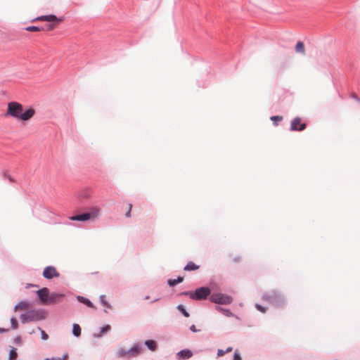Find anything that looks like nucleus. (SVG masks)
Segmentation results:
<instances>
[{
    "instance_id": "4be33fe9",
    "label": "nucleus",
    "mask_w": 360,
    "mask_h": 360,
    "mask_svg": "<svg viewBox=\"0 0 360 360\" xmlns=\"http://www.w3.org/2000/svg\"><path fill=\"white\" fill-rule=\"evenodd\" d=\"M18 354L16 349L15 348L11 349L9 353L8 360H15Z\"/></svg>"
},
{
    "instance_id": "b1692460",
    "label": "nucleus",
    "mask_w": 360,
    "mask_h": 360,
    "mask_svg": "<svg viewBox=\"0 0 360 360\" xmlns=\"http://www.w3.org/2000/svg\"><path fill=\"white\" fill-rule=\"evenodd\" d=\"M43 28H40L37 26H28L25 28V30L29 32H39L43 30Z\"/></svg>"
},
{
    "instance_id": "6e6552de",
    "label": "nucleus",
    "mask_w": 360,
    "mask_h": 360,
    "mask_svg": "<svg viewBox=\"0 0 360 360\" xmlns=\"http://www.w3.org/2000/svg\"><path fill=\"white\" fill-rule=\"evenodd\" d=\"M263 300L273 304H275L281 300V297L278 292L274 291L264 295L263 296Z\"/></svg>"
},
{
    "instance_id": "0eeeda50",
    "label": "nucleus",
    "mask_w": 360,
    "mask_h": 360,
    "mask_svg": "<svg viewBox=\"0 0 360 360\" xmlns=\"http://www.w3.org/2000/svg\"><path fill=\"white\" fill-rule=\"evenodd\" d=\"M210 300L214 303L220 304H228L233 300L231 297L222 293H214L210 296Z\"/></svg>"
},
{
    "instance_id": "20e7f679",
    "label": "nucleus",
    "mask_w": 360,
    "mask_h": 360,
    "mask_svg": "<svg viewBox=\"0 0 360 360\" xmlns=\"http://www.w3.org/2000/svg\"><path fill=\"white\" fill-rule=\"evenodd\" d=\"M184 295H189L190 297L195 300H205L210 294V289L207 287H201L195 290L194 292H186Z\"/></svg>"
},
{
    "instance_id": "473e14b6",
    "label": "nucleus",
    "mask_w": 360,
    "mask_h": 360,
    "mask_svg": "<svg viewBox=\"0 0 360 360\" xmlns=\"http://www.w3.org/2000/svg\"><path fill=\"white\" fill-rule=\"evenodd\" d=\"M226 354V352L223 349H218L217 351V356H222Z\"/></svg>"
},
{
    "instance_id": "ea45409f",
    "label": "nucleus",
    "mask_w": 360,
    "mask_h": 360,
    "mask_svg": "<svg viewBox=\"0 0 360 360\" xmlns=\"http://www.w3.org/2000/svg\"><path fill=\"white\" fill-rule=\"evenodd\" d=\"M359 101H360V98L359 99Z\"/></svg>"
},
{
    "instance_id": "4c0bfd02",
    "label": "nucleus",
    "mask_w": 360,
    "mask_h": 360,
    "mask_svg": "<svg viewBox=\"0 0 360 360\" xmlns=\"http://www.w3.org/2000/svg\"><path fill=\"white\" fill-rule=\"evenodd\" d=\"M9 181H13L12 178L9 177Z\"/></svg>"
},
{
    "instance_id": "412c9836",
    "label": "nucleus",
    "mask_w": 360,
    "mask_h": 360,
    "mask_svg": "<svg viewBox=\"0 0 360 360\" xmlns=\"http://www.w3.org/2000/svg\"><path fill=\"white\" fill-rule=\"evenodd\" d=\"M111 329V327L110 325H106L103 327L101 328V331H100V333L97 335H96V337L98 338H100L101 337L103 334H105V333H107L108 331H109Z\"/></svg>"
},
{
    "instance_id": "c9c22d12",
    "label": "nucleus",
    "mask_w": 360,
    "mask_h": 360,
    "mask_svg": "<svg viewBox=\"0 0 360 360\" xmlns=\"http://www.w3.org/2000/svg\"><path fill=\"white\" fill-rule=\"evenodd\" d=\"M6 331H8V329H4V328H0V333H4V332H6Z\"/></svg>"
},
{
    "instance_id": "2eb2a0df",
    "label": "nucleus",
    "mask_w": 360,
    "mask_h": 360,
    "mask_svg": "<svg viewBox=\"0 0 360 360\" xmlns=\"http://www.w3.org/2000/svg\"><path fill=\"white\" fill-rule=\"evenodd\" d=\"M295 51L297 53H301L302 55H305V47L302 41H299L297 42L295 46Z\"/></svg>"
},
{
    "instance_id": "1a4fd4ad",
    "label": "nucleus",
    "mask_w": 360,
    "mask_h": 360,
    "mask_svg": "<svg viewBox=\"0 0 360 360\" xmlns=\"http://www.w3.org/2000/svg\"><path fill=\"white\" fill-rule=\"evenodd\" d=\"M60 274L57 271L56 269L53 266H47L44 269L43 276L47 279H51L54 277H59Z\"/></svg>"
},
{
    "instance_id": "f03ea898",
    "label": "nucleus",
    "mask_w": 360,
    "mask_h": 360,
    "mask_svg": "<svg viewBox=\"0 0 360 360\" xmlns=\"http://www.w3.org/2000/svg\"><path fill=\"white\" fill-rule=\"evenodd\" d=\"M101 209L98 207H94L90 212L70 217L72 221H87L96 218L100 214Z\"/></svg>"
},
{
    "instance_id": "ddd939ff",
    "label": "nucleus",
    "mask_w": 360,
    "mask_h": 360,
    "mask_svg": "<svg viewBox=\"0 0 360 360\" xmlns=\"http://www.w3.org/2000/svg\"><path fill=\"white\" fill-rule=\"evenodd\" d=\"M30 304L29 302H25V301H22V302H19L17 305H15V307L14 308V311H18L27 310V309H30Z\"/></svg>"
},
{
    "instance_id": "cd10ccee",
    "label": "nucleus",
    "mask_w": 360,
    "mask_h": 360,
    "mask_svg": "<svg viewBox=\"0 0 360 360\" xmlns=\"http://www.w3.org/2000/svg\"><path fill=\"white\" fill-rule=\"evenodd\" d=\"M131 208H132V205L131 203H129L128 205V211L126 212L125 214V216L127 217H131Z\"/></svg>"
},
{
    "instance_id": "e433bc0d",
    "label": "nucleus",
    "mask_w": 360,
    "mask_h": 360,
    "mask_svg": "<svg viewBox=\"0 0 360 360\" xmlns=\"http://www.w3.org/2000/svg\"><path fill=\"white\" fill-rule=\"evenodd\" d=\"M20 338H17L15 339V341H16V342H20Z\"/></svg>"
},
{
    "instance_id": "f257e3e1",
    "label": "nucleus",
    "mask_w": 360,
    "mask_h": 360,
    "mask_svg": "<svg viewBox=\"0 0 360 360\" xmlns=\"http://www.w3.org/2000/svg\"><path fill=\"white\" fill-rule=\"evenodd\" d=\"M34 114L35 110L34 108H30L24 111L23 106L21 103L13 101L8 103L5 115L22 122H26L30 120Z\"/></svg>"
},
{
    "instance_id": "5701e85b",
    "label": "nucleus",
    "mask_w": 360,
    "mask_h": 360,
    "mask_svg": "<svg viewBox=\"0 0 360 360\" xmlns=\"http://www.w3.org/2000/svg\"><path fill=\"white\" fill-rule=\"evenodd\" d=\"M100 301L104 307L109 308V309L111 308L110 304L106 301L105 295L100 296Z\"/></svg>"
},
{
    "instance_id": "aec40b11",
    "label": "nucleus",
    "mask_w": 360,
    "mask_h": 360,
    "mask_svg": "<svg viewBox=\"0 0 360 360\" xmlns=\"http://www.w3.org/2000/svg\"><path fill=\"white\" fill-rule=\"evenodd\" d=\"M184 281V278L181 277V276H179L177 278V279H169L168 281V284L170 285V286H174L176 285V284L179 283H181L182 281Z\"/></svg>"
},
{
    "instance_id": "39448f33",
    "label": "nucleus",
    "mask_w": 360,
    "mask_h": 360,
    "mask_svg": "<svg viewBox=\"0 0 360 360\" xmlns=\"http://www.w3.org/2000/svg\"><path fill=\"white\" fill-rule=\"evenodd\" d=\"M141 347L139 345H136L128 350L124 348H120L117 350L116 355L118 357L130 358L131 356H137L141 352Z\"/></svg>"
},
{
    "instance_id": "7ed1b4c3",
    "label": "nucleus",
    "mask_w": 360,
    "mask_h": 360,
    "mask_svg": "<svg viewBox=\"0 0 360 360\" xmlns=\"http://www.w3.org/2000/svg\"><path fill=\"white\" fill-rule=\"evenodd\" d=\"M44 318L43 313L37 310H31L20 316L22 323L41 320Z\"/></svg>"
},
{
    "instance_id": "9b49d317",
    "label": "nucleus",
    "mask_w": 360,
    "mask_h": 360,
    "mask_svg": "<svg viewBox=\"0 0 360 360\" xmlns=\"http://www.w3.org/2000/svg\"><path fill=\"white\" fill-rule=\"evenodd\" d=\"M37 293L39 296L40 301L44 304H48L49 303V290L47 288H43L37 291Z\"/></svg>"
},
{
    "instance_id": "dca6fc26",
    "label": "nucleus",
    "mask_w": 360,
    "mask_h": 360,
    "mask_svg": "<svg viewBox=\"0 0 360 360\" xmlns=\"http://www.w3.org/2000/svg\"><path fill=\"white\" fill-rule=\"evenodd\" d=\"M199 269V266L193 262H189L184 267V271H195Z\"/></svg>"
},
{
    "instance_id": "bb28decb",
    "label": "nucleus",
    "mask_w": 360,
    "mask_h": 360,
    "mask_svg": "<svg viewBox=\"0 0 360 360\" xmlns=\"http://www.w3.org/2000/svg\"><path fill=\"white\" fill-rule=\"evenodd\" d=\"M255 307L257 308V310H259V311H261L262 313L266 312V308L258 304H255Z\"/></svg>"
},
{
    "instance_id": "72a5a7b5",
    "label": "nucleus",
    "mask_w": 360,
    "mask_h": 360,
    "mask_svg": "<svg viewBox=\"0 0 360 360\" xmlns=\"http://www.w3.org/2000/svg\"><path fill=\"white\" fill-rule=\"evenodd\" d=\"M190 329L192 332H194V333H196L197 331H198L196 328H195V325H192L191 327H190Z\"/></svg>"
},
{
    "instance_id": "423d86ee",
    "label": "nucleus",
    "mask_w": 360,
    "mask_h": 360,
    "mask_svg": "<svg viewBox=\"0 0 360 360\" xmlns=\"http://www.w3.org/2000/svg\"><path fill=\"white\" fill-rule=\"evenodd\" d=\"M34 20L39 21H47L53 22L50 25H48L46 27V30L50 31L53 30L56 27V24L60 23L63 19L58 18L54 15H41L35 18Z\"/></svg>"
},
{
    "instance_id": "6ab92c4d",
    "label": "nucleus",
    "mask_w": 360,
    "mask_h": 360,
    "mask_svg": "<svg viewBox=\"0 0 360 360\" xmlns=\"http://www.w3.org/2000/svg\"><path fill=\"white\" fill-rule=\"evenodd\" d=\"M72 333L76 337H79L81 335V328L78 324H77V323L73 324Z\"/></svg>"
},
{
    "instance_id": "393cba45",
    "label": "nucleus",
    "mask_w": 360,
    "mask_h": 360,
    "mask_svg": "<svg viewBox=\"0 0 360 360\" xmlns=\"http://www.w3.org/2000/svg\"><path fill=\"white\" fill-rule=\"evenodd\" d=\"M177 309L184 314L185 317L189 316V314L186 311L183 305H178Z\"/></svg>"
},
{
    "instance_id": "f8f14e48",
    "label": "nucleus",
    "mask_w": 360,
    "mask_h": 360,
    "mask_svg": "<svg viewBox=\"0 0 360 360\" xmlns=\"http://www.w3.org/2000/svg\"><path fill=\"white\" fill-rule=\"evenodd\" d=\"M63 295L59 293L49 294L48 304H52L61 301Z\"/></svg>"
},
{
    "instance_id": "7c9ffc66",
    "label": "nucleus",
    "mask_w": 360,
    "mask_h": 360,
    "mask_svg": "<svg viewBox=\"0 0 360 360\" xmlns=\"http://www.w3.org/2000/svg\"><path fill=\"white\" fill-rule=\"evenodd\" d=\"M68 358V355L65 354L62 357L58 358H52V360H67Z\"/></svg>"
},
{
    "instance_id": "f704fd0d",
    "label": "nucleus",
    "mask_w": 360,
    "mask_h": 360,
    "mask_svg": "<svg viewBox=\"0 0 360 360\" xmlns=\"http://www.w3.org/2000/svg\"><path fill=\"white\" fill-rule=\"evenodd\" d=\"M233 350V348L231 347H229L226 350V353H229Z\"/></svg>"
},
{
    "instance_id": "c85d7f7f",
    "label": "nucleus",
    "mask_w": 360,
    "mask_h": 360,
    "mask_svg": "<svg viewBox=\"0 0 360 360\" xmlns=\"http://www.w3.org/2000/svg\"><path fill=\"white\" fill-rule=\"evenodd\" d=\"M39 330L41 331V338H42V340H47V339H48V338H49V336H48V335L45 333V331H44V330H41V328H39Z\"/></svg>"
},
{
    "instance_id": "c756f323",
    "label": "nucleus",
    "mask_w": 360,
    "mask_h": 360,
    "mask_svg": "<svg viewBox=\"0 0 360 360\" xmlns=\"http://www.w3.org/2000/svg\"><path fill=\"white\" fill-rule=\"evenodd\" d=\"M233 360H242L240 354H239V352L237 350L234 353Z\"/></svg>"
},
{
    "instance_id": "2f4dec72",
    "label": "nucleus",
    "mask_w": 360,
    "mask_h": 360,
    "mask_svg": "<svg viewBox=\"0 0 360 360\" xmlns=\"http://www.w3.org/2000/svg\"><path fill=\"white\" fill-rule=\"evenodd\" d=\"M271 120H273V121H281L283 120V117L282 116H272L271 117Z\"/></svg>"
},
{
    "instance_id": "a211bd4d",
    "label": "nucleus",
    "mask_w": 360,
    "mask_h": 360,
    "mask_svg": "<svg viewBox=\"0 0 360 360\" xmlns=\"http://www.w3.org/2000/svg\"><path fill=\"white\" fill-rule=\"evenodd\" d=\"M145 345L151 351H155L157 347L156 342L154 340H150L145 342Z\"/></svg>"
},
{
    "instance_id": "4468645a",
    "label": "nucleus",
    "mask_w": 360,
    "mask_h": 360,
    "mask_svg": "<svg viewBox=\"0 0 360 360\" xmlns=\"http://www.w3.org/2000/svg\"><path fill=\"white\" fill-rule=\"evenodd\" d=\"M192 352L188 349H184L177 353L179 359H187L192 356Z\"/></svg>"
},
{
    "instance_id": "58836bf2",
    "label": "nucleus",
    "mask_w": 360,
    "mask_h": 360,
    "mask_svg": "<svg viewBox=\"0 0 360 360\" xmlns=\"http://www.w3.org/2000/svg\"><path fill=\"white\" fill-rule=\"evenodd\" d=\"M44 360H52V359H46Z\"/></svg>"
},
{
    "instance_id": "a878e982",
    "label": "nucleus",
    "mask_w": 360,
    "mask_h": 360,
    "mask_svg": "<svg viewBox=\"0 0 360 360\" xmlns=\"http://www.w3.org/2000/svg\"><path fill=\"white\" fill-rule=\"evenodd\" d=\"M11 327L13 329H17L18 327V323L15 318L13 317L11 319Z\"/></svg>"
},
{
    "instance_id": "9d476101",
    "label": "nucleus",
    "mask_w": 360,
    "mask_h": 360,
    "mask_svg": "<svg viewBox=\"0 0 360 360\" xmlns=\"http://www.w3.org/2000/svg\"><path fill=\"white\" fill-rule=\"evenodd\" d=\"M306 128V124L302 123L301 118L295 117L291 121L290 129L292 131H302Z\"/></svg>"
},
{
    "instance_id": "f3484780",
    "label": "nucleus",
    "mask_w": 360,
    "mask_h": 360,
    "mask_svg": "<svg viewBox=\"0 0 360 360\" xmlns=\"http://www.w3.org/2000/svg\"><path fill=\"white\" fill-rule=\"evenodd\" d=\"M77 300L80 302H82L84 304H85L86 306H88L89 307H91V308H95L94 305L93 304V303L89 300L88 299L84 297H82V296H78L77 297Z\"/></svg>"
}]
</instances>
